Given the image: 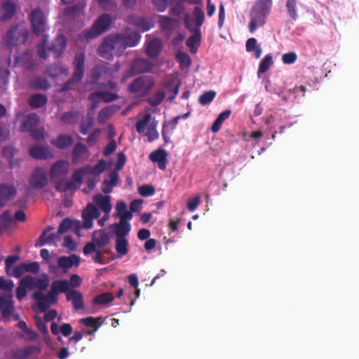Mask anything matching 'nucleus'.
Returning a JSON list of instances; mask_svg holds the SVG:
<instances>
[{"mask_svg": "<svg viewBox=\"0 0 359 359\" xmlns=\"http://www.w3.org/2000/svg\"><path fill=\"white\" fill-rule=\"evenodd\" d=\"M50 284V278L46 273H41L37 277L27 275L21 278L15 289V297L18 301L24 299L27 292L35 288L46 290Z\"/></svg>", "mask_w": 359, "mask_h": 359, "instance_id": "1", "label": "nucleus"}, {"mask_svg": "<svg viewBox=\"0 0 359 359\" xmlns=\"http://www.w3.org/2000/svg\"><path fill=\"white\" fill-rule=\"evenodd\" d=\"M68 280L59 279L55 280L51 285L50 290L45 294L43 302L41 304V310L46 312L51 305L57 304L58 295L65 293L68 290Z\"/></svg>", "mask_w": 359, "mask_h": 359, "instance_id": "2", "label": "nucleus"}, {"mask_svg": "<svg viewBox=\"0 0 359 359\" xmlns=\"http://www.w3.org/2000/svg\"><path fill=\"white\" fill-rule=\"evenodd\" d=\"M155 84V79L152 76L142 75L137 76L129 83L128 90L130 93L146 97L150 94Z\"/></svg>", "mask_w": 359, "mask_h": 359, "instance_id": "3", "label": "nucleus"}, {"mask_svg": "<svg viewBox=\"0 0 359 359\" xmlns=\"http://www.w3.org/2000/svg\"><path fill=\"white\" fill-rule=\"evenodd\" d=\"M18 25H12L4 36V43L7 48H13L27 41L29 36L28 29L21 28L18 30Z\"/></svg>", "mask_w": 359, "mask_h": 359, "instance_id": "4", "label": "nucleus"}, {"mask_svg": "<svg viewBox=\"0 0 359 359\" xmlns=\"http://www.w3.org/2000/svg\"><path fill=\"white\" fill-rule=\"evenodd\" d=\"M120 51L117 54L121 56L123 51L128 47H135L140 41L141 34L138 32H132L129 33H116L115 34Z\"/></svg>", "mask_w": 359, "mask_h": 359, "instance_id": "5", "label": "nucleus"}, {"mask_svg": "<svg viewBox=\"0 0 359 359\" xmlns=\"http://www.w3.org/2000/svg\"><path fill=\"white\" fill-rule=\"evenodd\" d=\"M29 184L35 190L46 188L48 184V175L46 169L41 166L36 167L31 174Z\"/></svg>", "mask_w": 359, "mask_h": 359, "instance_id": "6", "label": "nucleus"}, {"mask_svg": "<svg viewBox=\"0 0 359 359\" xmlns=\"http://www.w3.org/2000/svg\"><path fill=\"white\" fill-rule=\"evenodd\" d=\"M117 48V51H120L119 46L114 34L106 36L101 44L97 48V54L100 57L105 60H111L113 58V51Z\"/></svg>", "mask_w": 359, "mask_h": 359, "instance_id": "7", "label": "nucleus"}, {"mask_svg": "<svg viewBox=\"0 0 359 359\" xmlns=\"http://www.w3.org/2000/svg\"><path fill=\"white\" fill-rule=\"evenodd\" d=\"M29 20L34 34L41 36L45 32L46 20L40 8L33 9L29 14Z\"/></svg>", "mask_w": 359, "mask_h": 359, "instance_id": "8", "label": "nucleus"}, {"mask_svg": "<svg viewBox=\"0 0 359 359\" xmlns=\"http://www.w3.org/2000/svg\"><path fill=\"white\" fill-rule=\"evenodd\" d=\"M0 311L5 320L11 318L15 311L13 294H0Z\"/></svg>", "mask_w": 359, "mask_h": 359, "instance_id": "9", "label": "nucleus"}, {"mask_svg": "<svg viewBox=\"0 0 359 359\" xmlns=\"http://www.w3.org/2000/svg\"><path fill=\"white\" fill-rule=\"evenodd\" d=\"M29 155L36 160L46 161L53 158V150L48 145L33 144L28 149Z\"/></svg>", "mask_w": 359, "mask_h": 359, "instance_id": "10", "label": "nucleus"}, {"mask_svg": "<svg viewBox=\"0 0 359 359\" xmlns=\"http://www.w3.org/2000/svg\"><path fill=\"white\" fill-rule=\"evenodd\" d=\"M272 7V0H257L252 6L253 14L257 15L262 24H265L266 18L269 14Z\"/></svg>", "mask_w": 359, "mask_h": 359, "instance_id": "11", "label": "nucleus"}, {"mask_svg": "<svg viewBox=\"0 0 359 359\" xmlns=\"http://www.w3.org/2000/svg\"><path fill=\"white\" fill-rule=\"evenodd\" d=\"M67 45V39L65 35L60 33L57 35L54 41L47 44V48L49 52L54 53V57L56 59L60 58L63 55Z\"/></svg>", "mask_w": 359, "mask_h": 359, "instance_id": "12", "label": "nucleus"}, {"mask_svg": "<svg viewBox=\"0 0 359 359\" xmlns=\"http://www.w3.org/2000/svg\"><path fill=\"white\" fill-rule=\"evenodd\" d=\"M130 66L136 73L137 76L143 74L152 73L155 67V65L153 62L144 57L135 58L132 61Z\"/></svg>", "mask_w": 359, "mask_h": 359, "instance_id": "13", "label": "nucleus"}, {"mask_svg": "<svg viewBox=\"0 0 359 359\" xmlns=\"http://www.w3.org/2000/svg\"><path fill=\"white\" fill-rule=\"evenodd\" d=\"M40 121V117L36 113H29L21 118L19 131L22 133H29L39 125Z\"/></svg>", "mask_w": 359, "mask_h": 359, "instance_id": "14", "label": "nucleus"}, {"mask_svg": "<svg viewBox=\"0 0 359 359\" xmlns=\"http://www.w3.org/2000/svg\"><path fill=\"white\" fill-rule=\"evenodd\" d=\"M41 348L37 345H28L22 348L13 349L10 353L11 359H27L34 353H39Z\"/></svg>", "mask_w": 359, "mask_h": 359, "instance_id": "15", "label": "nucleus"}, {"mask_svg": "<svg viewBox=\"0 0 359 359\" xmlns=\"http://www.w3.org/2000/svg\"><path fill=\"white\" fill-rule=\"evenodd\" d=\"M69 163L65 160H58L53 163L49 170V175L52 181L55 179L65 177L69 172Z\"/></svg>", "mask_w": 359, "mask_h": 359, "instance_id": "16", "label": "nucleus"}, {"mask_svg": "<svg viewBox=\"0 0 359 359\" xmlns=\"http://www.w3.org/2000/svg\"><path fill=\"white\" fill-rule=\"evenodd\" d=\"M105 319H106V317L103 318L102 316H97V317L88 316L86 318H81L79 320V323L86 327L93 328V330H86L84 332V334L90 335V336H94L95 333L99 330V328L101 327V325L104 323Z\"/></svg>", "mask_w": 359, "mask_h": 359, "instance_id": "17", "label": "nucleus"}, {"mask_svg": "<svg viewBox=\"0 0 359 359\" xmlns=\"http://www.w3.org/2000/svg\"><path fill=\"white\" fill-rule=\"evenodd\" d=\"M69 285V283H68ZM67 302H71L74 310L79 311L84 308V300L83 294L81 292L75 289H69L64 293Z\"/></svg>", "mask_w": 359, "mask_h": 359, "instance_id": "18", "label": "nucleus"}, {"mask_svg": "<svg viewBox=\"0 0 359 359\" xmlns=\"http://www.w3.org/2000/svg\"><path fill=\"white\" fill-rule=\"evenodd\" d=\"M131 230L130 222L120 219L118 222L114 223L109 226V233L116 238L124 237L129 234Z\"/></svg>", "mask_w": 359, "mask_h": 359, "instance_id": "19", "label": "nucleus"}, {"mask_svg": "<svg viewBox=\"0 0 359 359\" xmlns=\"http://www.w3.org/2000/svg\"><path fill=\"white\" fill-rule=\"evenodd\" d=\"M17 194L16 188L11 184H0V206L1 210L6 205L7 201L13 199Z\"/></svg>", "mask_w": 359, "mask_h": 359, "instance_id": "20", "label": "nucleus"}, {"mask_svg": "<svg viewBox=\"0 0 359 359\" xmlns=\"http://www.w3.org/2000/svg\"><path fill=\"white\" fill-rule=\"evenodd\" d=\"M129 21L143 32H148L154 27L153 20L145 16L132 15L129 17Z\"/></svg>", "mask_w": 359, "mask_h": 359, "instance_id": "21", "label": "nucleus"}, {"mask_svg": "<svg viewBox=\"0 0 359 359\" xmlns=\"http://www.w3.org/2000/svg\"><path fill=\"white\" fill-rule=\"evenodd\" d=\"M168 156V151L163 148L159 147L150 153L149 158L153 163H157L160 170H164L166 168Z\"/></svg>", "mask_w": 359, "mask_h": 359, "instance_id": "22", "label": "nucleus"}, {"mask_svg": "<svg viewBox=\"0 0 359 359\" xmlns=\"http://www.w3.org/2000/svg\"><path fill=\"white\" fill-rule=\"evenodd\" d=\"M119 95L116 92L109 90H97L89 95V100L94 101L97 99L103 102L109 103L117 100Z\"/></svg>", "mask_w": 359, "mask_h": 359, "instance_id": "23", "label": "nucleus"}, {"mask_svg": "<svg viewBox=\"0 0 359 359\" xmlns=\"http://www.w3.org/2000/svg\"><path fill=\"white\" fill-rule=\"evenodd\" d=\"M74 137L69 134H59L55 139L50 140V144L60 150H67L74 144Z\"/></svg>", "mask_w": 359, "mask_h": 359, "instance_id": "24", "label": "nucleus"}, {"mask_svg": "<svg viewBox=\"0 0 359 359\" xmlns=\"http://www.w3.org/2000/svg\"><path fill=\"white\" fill-rule=\"evenodd\" d=\"M111 196H104L101 194H95L93 196V202L105 214H109L112 209Z\"/></svg>", "mask_w": 359, "mask_h": 359, "instance_id": "25", "label": "nucleus"}, {"mask_svg": "<svg viewBox=\"0 0 359 359\" xmlns=\"http://www.w3.org/2000/svg\"><path fill=\"white\" fill-rule=\"evenodd\" d=\"M72 156L73 162L78 163L86 160L90 156V151L83 143L77 142L72 149Z\"/></svg>", "mask_w": 359, "mask_h": 359, "instance_id": "26", "label": "nucleus"}, {"mask_svg": "<svg viewBox=\"0 0 359 359\" xmlns=\"http://www.w3.org/2000/svg\"><path fill=\"white\" fill-rule=\"evenodd\" d=\"M0 9L2 13L0 20L5 22L13 18L16 14L17 6L12 0H6L1 4Z\"/></svg>", "mask_w": 359, "mask_h": 359, "instance_id": "27", "label": "nucleus"}, {"mask_svg": "<svg viewBox=\"0 0 359 359\" xmlns=\"http://www.w3.org/2000/svg\"><path fill=\"white\" fill-rule=\"evenodd\" d=\"M85 61L86 54L83 51L76 53L73 60L74 71L72 74H74L82 79L85 74Z\"/></svg>", "mask_w": 359, "mask_h": 359, "instance_id": "28", "label": "nucleus"}, {"mask_svg": "<svg viewBox=\"0 0 359 359\" xmlns=\"http://www.w3.org/2000/svg\"><path fill=\"white\" fill-rule=\"evenodd\" d=\"M114 22V18L110 14L103 13L94 21L93 24L102 34L109 29Z\"/></svg>", "mask_w": 359, "mask_h": 359, "instance_id": "29", "label": "nucleus"}, {"mask_svg": "<svg viewBox=\"0 0 359 359\" xmlns=\"http://www.w3.org/2000/svg\"><path fill=\"white\" fill-rule=\"evenodd\" d=\"M107 69H104V65L103 64H95L91 69L89 74L90 81L89 84L97 86L100 83V79L102 75H105L107 72Z\"/></svg>", "mask_w": 359, "mask_h": 359, "instance_id": "30", "label": "nucleus"}, {"mask_svg": "<svg viewBox=\"0 0 359 359\" xmlns=\"http://www.w3.org/2000/svg\"><path fill=\"white\" fill-rule=\"evenodd\" d=\"M163 48L162 41L160 39L156 38L149 41L145 46V53L151 58L157 57Z\"/></svg>", "mask_w": 359, "mask_h": 359, "instance_id": "31", "label": "nucleus"}, {"mask_svg": "<svg viewBox=\"0 0 359 359\" xmlns=\"http://www.w3.org/2000/svg\"><path fill=\"white\" fill-rule=\"evenodd\" d=\"M296 90H302V96H304V93L306 91V86L301 85L299 86H296L292 88L283 89L281 100L284 102H299L298 99H297V95H295Z\"/></svg>", "mask_w": 359, "mask_h": 359, "instance_id": "32", "label": "nucleus"}, {"mask_svg": "<svg viewBox=\"0 0 359 359\" xmlns=\"http://www.w3.org/2000/svg\"><path fill=\"white\" fill-rule=\"evenodd\" d=\"M102 35L97 27L93 23L90 27L83 29L78 36L79 40L82 43H87Z\"/></svg>", "mask_w": 359, "mask_h": 359, "instance_id": "33", "label": "nucleus"}, {"mask_svg": "<svg viewBox=\"0 0 359 359\" xmlns=\"http://www.w3.org/2000/svg\"><path fill=\"white\" fill-rule=\"evenodd\" d=\"M95 123L93 113L88 111L87 114L83 116L79 126L80 133L83 135H86L89 133L90 130L93 128Z\"/></svg>", "mask_w": 359, "mask_h": 359, "instance_id": "34", "label": "nucleus"}, {"mask_svg": "<svg viewBox=\"0 0 359 359\" xmlns=\"http://www.w3.org/2000/svg\"><path fill=\"white\" fill-rule=\"evenodd\" d=\"M109 167L106 160L101 158L97 161L94 166L87 165L85 169L88 175H93L95 177H98L103 172H104Z\"/></svg>", "mask_w": 359, "mask_h": 359, "instance_id": "35", "label": "nucleus"}, {"mask_svg": "<svg viewBox=\"0 0 359 359\" xmlns=\"http://www.w3.org/2000/svg\"><path fill=\"white\" fill-rule=\"evenodd\" d=\"M60 241L55 232L50 233L43 236L41 233L38 239L36 241L34 247L36 248H41L46 245H56L57 241Z\"/></svg>", "mask_w": 359, "mask_h": 359, "instance_id": "36", "label": "nucleus"}, {"mask_svg": "<svg viewBox=\"0 0 359 359\" xmlns=\"http://www.w3.org/2000/svg\"><path fill=\"white\" fill-rule=\"evenodd\" d=\"M115 250L116 252V258H121L126 255L129 251V243L127 238H124L123 236L116 238Z\"/></svg>", "mask_w": 359, "mask_h": 359, "instance_id": "37", "label": "nucleus"}, {"mask_svg": "<svg viewBox=\"0 0 359 359\" xmlns=\"http://www.w3.org/2000/svg\"><path fill=\"white\" fill-rule=\"evenodd\" d=\"M48 102V97L45 94L36 93L30 96L28 103L34 109L43 107Z\"/></svg>", "mask_w": 359, "mask_h": 359, "instance_id": "38", "label": "nucleus"}, {"mask_svg": "<svg viewBox=\"0 0 359 359\" xmlns=\"http://www.w3.org/2000/svg\"><path fill=\"white\" fill-rule=\"evenodd\" d=\"M29 86L34 90L46 91L50 88L51 85L46 78L41 76H36L30 81Z\"/></svg>", "mask_w": 359, "mask_h": 359, "instance_id": "39", "label": "nucleus"}, {"mask_svg": "<svg viewBox=\"0 0 359 359\" xmlns=\"http://www.w3.org/2000/svg\"><path fill=\"white\" fill-rule=\"evenodd\" d=\"M86 5L81 3L74 4L67 7L64 10V15L69 19H75L79 17L83 12Z\"/></svg>", "mask_w": 359, "mask_h": 359, "instance_id": "40", "label": "nucleus"}, {"mask_svg": "<svg viewBox=\"0 0 359 359\" xmlns=\"http://www.w3.org/2000/svg\"><path fill=\"white\" fill-rule=\"evenodd\" d=\"M231 114V111L229 109H225L220 112L212 123L210 128L212 133H217L221 129L223 123L229 118Z\"/></svg>", "mask_w": 359, "mask_h": 359, "instance_id": "41", "label": "nucleus"}, {"mask_svg": "<svg viewBox=\"0 0 359 359\" xmlns=\"http://www.w3.org/2000/svg\"><path fill=\"white\" fill-rule=\"evenodd\" d=\"M80 117V113L76 110H69L61 114L60 121L67 125H75Z\"/></svg>", "mask_w": 359, "mask_h": 359, "instance_id": "42", "label": "nucleus"}, {"mask_svg": "<svg viewBox=\"0 0 359 359\" xmlns=\"http://www.w3.org/2000/svg\"><path fill=\"white\" fill-rule=\"evenodd\" d=\"M55 189L57 192L65 193L69 190H76L78 187L67 179H60L55 182Z\"/></svg>", "mask_w": 359, "mask_h": 359, "instance_id": "43", "label": "nucleus"}, {"mask_svg": "<svg viewBox=\"0 0 359 359\" xmlns=\"http://www.w3.org/2000/svg\"><path fill=\"white\" fill-rule=\"evenodd\" d=\"M273 64V55L271 53L266 54L259 62L257 70V76L265 74Z\"/></svg>", "mask_w": 359, "mask_h": 359, "instance_id": "44", "label": "nucleus"}, {"mask_svg": "<svg viewBox=\"0 0 359 359\" xmlns=\"http://www.w3.org/2000/svg\"><path fill=\"white\" fill-rule=\"evenodd\" d=\"M98 233L99 236L97 237L93 236L92 237V241L96 244L97 248H102L107 245L109 243L112 236L109 232L107 233L104 229H100Z\"/></svg>", "mask_w": 359, "mask_h": 359, "instance_id": "45", "label": "nucleus"}, {"mask_svg": "<svg viewBox=\"0 0 359 359\" xmlns=\"http://www.w3.org/2000/svg\"><path fill=\"white\" fill-rule=\"evenodd\" d=\"M152 121V116L150 114H145L142 119L138 120L135 123V130L137 133L138 134L144 133Z\"/></svg>", "mask_w": 359, "mask_h": 359, "instance_id": "46", "label": "nucleus"}, {"mask_svg": "<svg viewBox=\"0 0 359 359\" xmlns=\"http://www.w3.org/2000/svg\"><path fill=\"white\" fill-rule=\"evenodd\" d=\"M115 299V297L110 292H103L93 299V304L94 305H109Z\"/></svg>", "mask_w": 359, "mask_h": 359, "instance_id": "47", "label": "nucleus"}, {"mask_svg": "<svg viewBox=\"0 0 359 359\" xmlns=\"http://www.w3.org/2000/svg\"><path fill=\"white\" fill-rule=\"evenodd\" d=\"M284 113V111H282L279 115L276 113L274 115H270L268 117H262V120L264 122L265 125L269 126V130L272 131L278 123L283 122L282 114Z\"/></svg>", "mask_w": 359, "mask_h": 359, "instance_id": "48", "label": "nucleus"}, {"mask_svg": "<svg viewBox=\"0 0 359 359\" xmlns=\"http://www.w3.org/2000/svg\"><path fill=\"white\" fill-rule=\"evenodd\" d=\"M157 126L158 121L155 118H153V121L151 124H149L148 129L144 133V135L147 137L149 142H152L159 137L158 132L156 130Z\"/></svg>", "mask_w": 359, "mask_h": 359, "instance_id": "49", "label": "nucleus"}, {"mask_svg": "<svg viewBox=\"0 0 359 359\" xmlns=\"http://www.w3.org/2000/svg\"><path fill=\"white\" fill-rule=\"evenodd\" d=\"M82 80L81 78L72 74L67 81L62 84L60 91L62 93L69 92L72 89V86L79 84Z\"/></svg>", "mask_w": 359, "mask_h": 359, "instance_id": "50", "label": "nucleus"}, {"mask_svg": "<svg viewBox=\"0 0 359 359\" xmlns=\"http://www.w3.org/2000/svg\"><path fill=\"white\" fill-rule=\"evenodd\" d=\"M172 6L169 10L170 15L175 17H180L186 11L185 4L178 0H172Z\"/></svg>", "mask_w": 359, "mask_h": 359, "instance_id": "51", "label": "nucleus"}, {"mask_svg": "<svg viewBox=\"0 0 359 359\" xmlns=\"http://www.w3.org/2000/svg\"><path fill=\"white\" fill-rule=\"evenodd\" d=\"M14 287L13 280L0 276V292L3 291L1 294H13Z\"/></svg>", "mask_w": 359, "mask_h": 359, "instance_id": "52", "label": "nucleus"}, {"mask_svg": "<svg viewBox=\"0 0 359 359\" xmlns=\"http://www.w3.org/2000/svg\"><path fill=\"white\" fill-rule=\"evenodd\" d=\"M216 95V92L213 90H206L199 96L198 103L202 106H206L212 102Z\"/></svg>", "mask_w": 359, "mask_h": 359, "instance_id": "53", "label": "nucleus"}, {"mask_svg": "<svg viewBox=\"0 0 359 359\" xmlns=\"http://www.w3.org/2000/svg\"><path fill=\"white\" fill-rule=\"evenodd\" d=\"M72 222V219L70 217H65L60 222L57 231L55 232L60 239L61 238L62 235L70 231Z\"/></svg>", "mask_w": 359, "mask_h": 359, "instance_id": "54", "label": "nucleus"}, {"mask_svg": "<svg viewBox=\"0 0 359 359\" xmlns=\"http://www.w3.org/2000/svg\"><path fill=\"white\" fill-rule=\"evenodd\" d=\"M297 4V0H287L285 4L287 14L293 21H296L298 18Z\"/></svg>", "mask_w": 359, "mask_h": 359, "instance_id": "55", "label": "nucleus"}, {"mask_svg": "<svg viewBox=\"0 0 359 359\" xmlns=\"http://www.w3.org/2000/svg\"><path fill=\"white\" fill-rule=\"evenodd\" d=\"M194 17V22L196 25V29H199L202 26L205 20V13L203 8L200 6H196L193 11Z\"/></svg>", "mask_w": 359, "mask_h": 359, "instance_id": "56", "label": "nucleus"}, {"mask_svg": "<svg viewBox=\"0 0 359 359\" xmlns=\"http://www.w3.org/2000/svg\"><path fill=\"white\" fill-rule=\"evenodd\" d=\"M31 138L35 141H43L47 137V133L43 127H36L29 133Z\"/></svg>", "mask_w": 359, "mask_h": 359, "instance_id": "57", "label": "nucleus"}, {"mask_svg": "<svg viewBox=\"0 0 359 359\" xmlns=\"http://www.w3.org/2000/svg\"><path fill=\"white\" fill-rule=\"evenodd\" d=\"M201 41V32L199 29H196L194 34L188 37L186 41L187 46H199Z\"/></svg>", "mask_w": 359, "mask_h": 359, "instance_id": "58", "label": "nucleus"}, {"mask_svg": "<svg viewBox=\"0 0 359 359\" xmlns=\"http://www.w3.org/2000/svg\"><path fill=\"white\" fill-rule=\"evenodd\" d=\"M264 136L263 132L260 130L253 131L252 133H245L243 134V139L247 141L250 142L251 140H253L255 142V143L253 145V149H255L257 146L259 144V140Z\"/></svg>", "mask_w": 359, "mask_h": 359, "instance_id": "59", "label": "nucleus"}, {"mask_svg": "<svg viewBox=\"0 0 359 359\" xmlns=\"http://www.w3.org/2000/svg\"><path fill=\"white\" fill-rule=\"evenodd\" d=\"M86 171L85 168H81L75 170L69 182H72L74 184H76L78 188L83 182L84 172Z\"/></svg>", "mask_w": 359, "mask_h": 359, "instance_id": "60", "label": "nucleus"}, {"mask_svg": "<svg viewBox=\"0 0 359 359\" xmlns=\"http://www.w3.org/2000/svg\"><path fill=\"white\" fill-rule=\"evenodd\" d=\"M264 88L266 92L277 95L280 99L283 94V88L275 83H272L270 80L267 79L265 81Z\"/></svg>", "mask_w": 359, "mask_h": 359, "instance_id": "61", "label": "nucleus"}, {"mask_svg": "<svg viewBox=\"0 0 359 359\" xmlns=\"http://www.w3.org/2000/svg\"><path fill=\"white\" fill-rule=\"evenodd\" d=\"M165 98V93L163 90H160L153 95L152 97L147 99V102L153 107H156L161 104Z\"/></svg>", "mask_w": 359, "mask_h": 359, "instance_id": "62", "label": "nucleus"}, {"mask_svg": "<svg viewBox=\"0 0 359 359\" xmlns=\"http://www.w3.org/2000/svg\"><path fill=\"white\" fill-rule=\"evenodd\" d=\"M137 192L142 197H149L154 194L155 187L152 184H144L138 187Z\"/></svg>", "mask_w": 359, "mask_h": 359, "instance_id": "63", "label": "nucleus"}, {"mask_svg": "<svg viewBox=\"0 0 359 359\" xmlns=\"http://www.w3.org/2000/svg\"><path fill=\"white\" fill-rule=\"evenodd\" d=\"M83 211L86 212L88 215L93 219H98L101 215L100 209L95 203L88 204L86 208Z\"/></svg>", "mask_w": 359, "mask_h": 359, "instance_id": "64", "label": "nucleus"}]
</instances>
